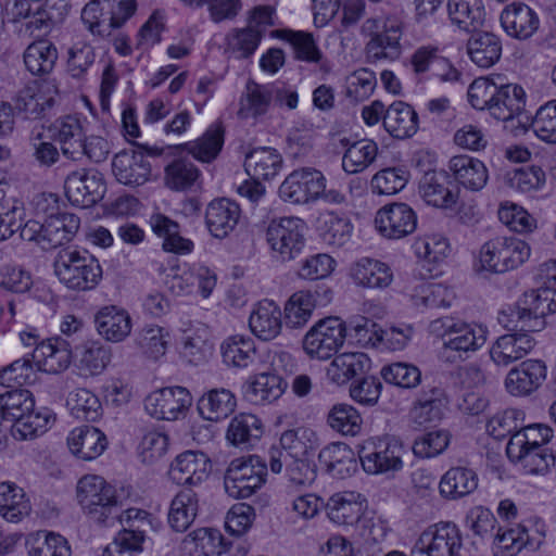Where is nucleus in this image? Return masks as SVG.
Segmentation results:
<instances>
[{
	"mask_svg": "<svg viewBox=\"0 0 556 556\" xmlns=\"http://www.w3.org/2000/svg\"><path fill=\"white\" fill-rule=\"evenodd\" d=\"M53 270L59 281L74 291L94 289L102 279L99 261L87 250L61 249L54 257Z\"/></svg>",
	"mask_w": 556,
	"mask_h": 556,
	"instance_id": "obj_1",
	"label": "nucleus"
},
{
	"mask_svg": "<svg viewBox=\"0 0 556 556\" xmlns=\"http://www.w3.org/2000/svg\"><path fill=\"white\" fill-rule=\"evenodd\" d=\"M429 331L442 339V351L456 353L458 357H468L479 351L486 342L488 328L482 324L466 321L454 316H443L432 320Z\"/></svg>",
	"mask_w": 556,
	"mask_h": 556,
	"instance_id": "obj_2",
	"label": "nucleus"
},
{
	"mask_svg": "<svg viewBox=\"0 0 556 556\" xmlns=\"http://www.w3.org/2000/svg\"><path fill=\"white\" fill-rule=\"evenodd\" d=\"M404 22L394 14L384 17H368L361 26V34L368 38L365 52L368 59L394 61L402 54Z\"/></svg>",
	"mask_w": 556,
	"mask_h": 556,
	"instance_id": "obj_3",
	"label": "nucleus"
},
{
	"mask_svg": "<svg viewBox=\"0 0 556 556\" xmlns=\"http://www.w3.org/2000/svg\"><path fill=\"white\" fill-rule=\"evenodd\" d=\"M77 501L92 520L111 525L117 517L118 496L114 485L98 475H85L77 482Z\"/></svg>",
	"mask_w": 556,
	"mask_h": 556,
	"instance_id": "obj_4",
	"label": "nucleus"
},
{
	"mask_svg": "<svg viewBox=\"0 0 556 556\" xmlns=\"http://www.w3.org/2000/svg\"><path fill=\"white\" fill-rule=\"evenodd\" d=\"M531 255L530 245L516 237L497 236L485 241L479 250L481 270L504 274L526 263Z\"/></svg>",
	"mask_w": 556,
	"mask_h": 556,
	"instance_id": "obj_5",
	"label": "nucleus"
},
{
	"mask_svg": "<svg viewBox=\"0 0 556 556\" xmlns=\"http://www.w3.org/2000/svg\"><path fill=\"white\" fill-rule=\"evenodd\" d=\"M267 464L258 455L233 458L224 476L226 493L232 498H248L266 482Z\"/></svg>",
	"mask_w": 556,
	"mask_h": 556,
	"instance_id": "obj_6",
	"label": "nucleus"
},
{
	"mask_svg": "<svg viewBox=\"0 0 556 556\" xmlns=\"http://www.w3.org/2000/svg\"><path fill=\"white\" fill-rule=\"evenodd\" d=\"M348 328L343 319L329 316L316 321L302 340V349L311 359L328 361L343 346Z\"/></svg>",
	"mask_w": 556,
	"mask_h": 556,
	"instance_id": "obj_7",
	"label": "nucleus"
},
{
	"mask_svg": "<svg viewBox=\"0 0 556 556\" xmlns=\"http://www.w3.org/2000/svg\"><path fill=\"white\" fill-rule=\"evenodd\" d=\"M464 539L453 521H439L428 526L410 548L412 556H464Z\"/></svg>",
	"mask_w": 556,
	"mask_h": 556,
	"instance_id": "obj_8",
	"label": "nucleus"
},
{
	"mask_svg": "<svg viewBox=\"0 0 556 556\" xmlns=\"http://www.w3.org/2000/svg\"><path fill=\"white\" fill-rule=\"evenodd\" d=\"M404 446L393 435L371 437L359 450V460L367 473L380 475L403 468Z\"/></svg>",
	"mask_w": 556,
	"mask_h": 556,
	"instance_id": "obj_9",
	"label": "nucleus"
},
{
	"mask_svg": "<svg viewBox=\"0 0 556 556\" xmlns=\"http://www.w3.org/2000/svg\"><path fill=\"white\" fill-rule=\"evenodd\" d=\"M306 224L302 218L285 216L273 219L266 230V240L276 257L291 261L305 247Z\"/></svg>",
	"mask_w": 556,
	"mask_h": 556,
	"instance_id": "obj_10",
	"label": "nucleus"
},
{
	"mask_svg": "<svg viewBox=\"0 0 556 556\" xmlns=\"http://www.w3.org/2000/svg\"><path fill=\"white\" fill-rule=\"evenodd\" d=\"M327 186L325 175L313 167L292 170L279 187V197L292 204H308L318 200Z\"/></svg>",
	"mask_w": 556,
	"mask_h": 556,
	"instance_id": "obj_11",
	"label": "nucleus"
},
{
	"mask_svg": "<svg viewBox=\"0 0 556 556\" xmlns=\"http://www.w3.org/2000/svg\"><path fill=\"white\" fill-rule=\"evenodd\" d=\"M556 313V289L551 286H544L535 290L528 291L515 312L517 323L528 331H541L545 328V317Z\"/></svg>",
	"mask_w": 556,
	"mask_h": 556,
	"instance_id": "obj_12",
	"label": "nucleus"
},
{
	"mask_svg": "<svg viewBox=\"0 0 556 556\" xmlns=\"http://www.w3.org/2000/svg\"><path fill=\"white\" fill-rule=\"evenodd\" d=\"M417 214L404 202H393L380 207L375 215V227L387 239H402L416 230Z\"/></svg>",
	"mask_w": 556,
	"mask_h": 556,
	"instance_id": "obj_13",
	"label": "nucleus"
},
{
	"mask_svg": "<svg viewBox=\"0 0 556 556\" xmlns=\"http://www.w3.org/2000/svg\"><path fill=\"white\" fill-rule=\"evenodd\" d=\"M192 395L184 387H168L153 391L146 399V409L154 418L177 420L186 416Z\"/></svg>",
	"mask_w": 556,
	"mask_h": 556,
	"instance_id": "obj_14",
	"label": "nucleus"
},
{
	"mask_svg": "<svg viewBox=\"0 0 556 556\" xmlns=\"http://www.w3.org/2000/svg\"><path fill=\"white\" fill-rule=\"evenodd\" d=\"M59 90L50 80L33 81L20 90L15 109L26 119L43 117L55 104Z\"/></svg>",
	"mask_w": 556,
	"mask_h": 556,
	"instance_id": "obj_15",
	"label": "nucleus"
},
{
	"mask_svg": "<svg viewBox=\"0 0 556 556\" xmlns=\"http://www.w3.org/2000/svg\"><path fill=\"white\" fill-rule=\"evenodd\" d=\"M331 300L332 291L329 288L294 292L283 307L287 326L291 329L304 327L311 319L314 309L318 306H326Z\"/></svg>",
	"mask_w": 556,
	"mask_h": 556,
	"instance_id": "obj_16",
	"label": "nucleus"
},
{
	"mask_svg": "<svg viewBox=\"0 0 556 556\" xmlns=\"http://www.w3.org/2000/svg\"><path fill=\"white\" fill-rule=\"evenodd\" d=\"M212 471L211 458L201 451H185L170 464L168 476L177 485L198 486Z\"/></svg>",
	"mask_w": 556,
	"mask_h": 556,
	"instance_id": "obj_17",
	"label": "nucleus"
},
{
	"mask_svg": "<svg viewBox=\"0 0 556 556\" xmlns=\"http://www.w3.org/2000/svg\"><path fill=\"white\" fill-rule=\"evenodd\" d=\"M64 189L73 204L86 207L103 198L105 185L98 170L83 168L67 175Z\"/></svg>",
	"mask_w": 556,
	"mask_h": 556,
	"instance_id": "obj_18",
	"label": "nucleus"
},
{
	"mask_svg": "<svg viewBox=\"0 0 556 556\" xmlns=\"http://www.w3.org/2000/svg\"><path fill=\"white\" fill-rule=\"evenodd\" d=\"M520 325L519 331H514L500 336L490 346V358L496 366L507 367L508 365L525 358L536 345V341Z\"/></svg>",
	"mask_w": 556,
	"mask_h": 556,
	"instance_id": "obj_19",
	"label": "nucleus"
},
{
	"mask_svg": "<svg viewBox=\"0 0 556 556\" xmlns=\"http://www.w3.org/2000/svg\"><path fill=\"white\" fill-rule=\"evenodd\" d=\"M547 366L541 359H526L511 368L504 380L507 393L525 397L534 393L546 380Z\"/></svg>",
	"mask_w": 556,
	"mask_h": 556,
	"instance_id": "obj_20",
	"label": "nucleus"
},
{
	"mask_svg": "<svg viewBox=\"0 0 556 556\" xmlns=\"http://www.w3.org/2000/svg\"><path fill=\"white\" fill-rule=\"evenodd\" d=\"M328 519L338 526H354L367 509V500L355 491L333 493L324 505Z\"/></svg>",
	"mask_w": 556,
	"mask_h": 556,
	"instance_id": "obj_21",
	"label": "nucleus"
},
{
	"mask_svg": "<svg viewBox=\"0 0 556 556\" xmlns=\"http://www.w3.org/2000/svg\"><path fill=\"white\" fill-rule=\"evenodd\" d=\"M447 169L457 186L467 191L479 192L489 181V169L484 162L467 154L452 156Z\"/></svg>",
	"mask_w": 556,
	"mask_h": 556,
	"instance_id": "obj_22",
	"label": "nucleus"
},
{
	"mask_svg": "<svg viewBox=\"0 0 556 556\" xmlns=\"http://www.w3.org/2000/svg\"><path fill=\"white\" fill-rule=\"evenodd\" d=\"M98 333L109 342L125 341L132 331L134 320L130 313L118 305H104L94 315Z\"/></svg>",
	"mask_w": 556,
	"mask_h": 556,
	"instance_id": "obj_23",
	"label": "nucleus"
},
{
	"mask_svg": "<svg viewBox=\"0 0 556 556\" xmlns=\"http://www.w3.org/2000/svg\"><path fill=\"white\" fill-rule=\"evenodd\" d=\"M501 25L505 33L516 39L531 38L540 27L538 13L523 2H513L501 13Z\"/></svg>",
	"mask_w": 556,
	"mask_h": 556,
	"instance_id": "obj_24",
	"label": "nucleus"
},
{
	"mask_svg": "<svg viewBox=\"0 0 556 556\" xmlns=\"http://www.w3.org/2000/svg\"><path fill=\"white\" fill-rule=\"evenodd\" d=\"M112 172L125 186H142L151 176V164L142 152L121 151L113 159Z\"/></svg>",
	"mask_w": 556,
	"mask_h": 556,
	"instance_id": "obj_25",
	"label": "nucleus"
},
{
	"mask_svg": "<svg viewBox=\"0 0 556 556\" xmlns=\"http://www.w3.org/2000/svg\"><path fill=\"white\" fill-rule=\"evenodd\" d=\"M71 357L70 344L60 337L41 340L31 353V361L37 369L48 374L65 370L71 364Z\"/></svg>",
	"mask_w": 556,
	"mask_h": 556,
	"instance_id": "obj_26",
	"label": "nucleus"
},
{
	"mask_svg": "<svg viewBox=\"0 0 556 556\" xmlns=\"http://www.w3.org/2000/svg\"><path fill=\"white\" fill-rule=\"evenodd\" d=\"M241 218L239 204L230 199H215L205 210V225L210 233L224 239L235 230Z\"/></svg>",
	"mask_w": 556,
	"mask_h": 556,
	"instance_id": "obj_27",
	"label": "nucleus"
},
{
	"mask_svg": "<svg viewBox=\"0 0 556 556\" xmlns=\"http://www.w3.org/2000/svg\"><path fill=\"white\" fill-rule=\"evenodd\" d=\"M108 445L105 433L92 426L76 427L67 435V446L71 453L81 460L98 458Z\"/></svg>",
	"mask_w": 556,
	"mask_h": 556,
	"instance_id": "obj_28",
	"label": "nucleus"
},
{
	"mask_svg": "<svg viewBox=\"0 0 556 556\" xmlns=\"http://www.w3.org/2000/svg\"><path fill=\"white\" fill-rule=\"evenodd\" d=\"M249 327L260 340L276 339L282 330V312L279 305L268 299L260 301L250 314Z\"/></svg>",
	"mask_w": 556,
	"mask_h": 556,
	"instance_id": "obj_29",
	"label": "nucleus"
},
{
	"mask_svg": "<svg viewBox=\"0 0 556 556\" xmlns=\"http://www.w3.org/2000/svg\"><path fill=\"white\" fill-rule=\"evenodd\" d=\"M448 240L441 235H429L415 243V252L420 263V275L424 278H432L441 271L440 265L450 254Z\"/></svg>",
	"mask_w": 556,
	"mask_h": 556,
	"instance_id": "obj_30",
	"label": "nucleus"
},
{
	"mask_svg": "<svg viewBox=\"0 0 556 556\" xmlns=\"http://www.w3.org/2000/svg\"><path fill=\"white\" fill-rule=\"evenodd\" d=\"M478 475L466 466H454L439 481L440 496L445 501H458L476 491Z\"/></svg>",
	"mask_w": 556,
	"mask_h": 556,
	"instance_id": "obj_31",
	"label": "nucleus"
},
{
	"mask_svg": "<svg viewBox=\"0 0 556 556\" xmlns=\"http://www.w3.org/2000/svg\"><path fill=\"white\" fill-rule=\"evenodd\" d=\"M383 127L393 138H410L419 128L418 114L410 104L401 100L393 101L387 108V116L383 118Z\"/></svg>",
	"mask_w": 556,
	"mask_h": 556,
	"instance_id": "obj_32",
	"label": "nucleus"
},
{
	"mask_svg": "<svg viewBox=\"0 0 556 556\" xmlns=\"http://www.w3.org/2000/svg\"><path fill=\"white\" fill-rule=\"evenodd\" d=\"M225 143V129L219 122L211 124L195 140L181 144V149L201 163H212Z\"/></svg>",
	"mask_w": 556,
	"mask_h": 556,
	"instance_id": "obj_33",
	"label": "nucleus"
},
{
	"mask_svg": "<svg viewBox=\"0 0 556 556\" xmlns=\"http://www.w3.org/2000/svg\"><path fill=\"white\" fill-rule=\"evenodd\" d=\"M351 278L355 285L364 288L384 289L393 280L390 266L379 260L362 257L351 267Z\"/></svg>",
	"mask_w": 556,
	"mask_h": 556,
	"instance_id": "obj_34",
	"label": "nucleus"
},
{
	"mask_svg": "<svg viewBox=\"0 0 556 556\" xmlns=\"http://www.w3.org/2000/svg\"><path fill=\"white\" fill-rule=\"evenodd\" d=\"M418 190L428 205L439 208H452L458 200V192L448 187L443 173L427 172L419 181Z\"/></svg>",
	"mask_w": 556,
	"mask_h": 556,
	"instance_id": "obj_35",
	"label": "nucleus"
},
{
	"mask_svg": "<svg viewBox=\"0 0 556 556\" xmlns=\"http://www.w3.org/2000/svg\"><path fill=\"white\" fill-rule=\"evenodd\" d=\"M467 41V54L471 62L480 68H490L502 55V41L498 36L489 31H472Z\"/></svg>",
	"mask_w": 556,
	"mask_h": 556,
	"instance_id": "obj_36",
	"label": "nucleus"
},
{
	"mask_svg": "<svg viewBox=\"0 0 556 556\" xmlns=\"http://www.w3.org/2000/svg\"><path fill=\"white\" fill-rule=\"evenodd\" d=\"M318 459L326 471L333 478L344 479L356 470V459L353 450L343 442H333L325 446Z\"/></svg>",
	"mask_w": 556,
	"mask_h": 556,
	"instance_id": "obj_37",
	"label": "nucleus"
},
{
	"mask_svg": "<svg viewBox=\"0 0 556 556\" xmlns=\"http://www.w3.org/2000/svg\"><path fill=\"white\" fill-rule=\"evenodd\" d=\"M224 538L217 529L198 528L188 533L180 543L181 556H219Z\"/></svg>",
	"mask_w": 556,
	"mask_h": 556,
	"instance_id": "obj_38",
	"label": "nucleus"
},
{
	"mask_svg": "<svg viewBox=\"0 0 556 556\" xmlns=\"http://www.w3.org/2000/svg\"><path fill=\"white\" fill-rule=\"evenodd\" d=\"M199 511V496L191 489L180 490L170 501L167 522L176 532H185L194 522Z\"/></svg>",
	"mask_w": 556,
	"mask_h": 556,
	"instance_id": "obj_39",
	"label": "nucleus"
},
{
	"mask_svg": "<svg viewBox=\"0 0 556 556\" xmlns=\"http://www.w3.org/2000/svg\"><path fill=\"white\" fill-rule=\"evenodd\" d=\"M50 131L55 141L61 144L62 152L72 160H77L81 152V140L85 137L80 119L74 115H66L55 119Z\"/></svg>",
	"mask_w": 556,
	"mask_h": 556,
	"instance_id": "obj_40",
	"label": "nucleus"
},
{
	"mask_svg": "<svg viewBox=\"0 0 556 556\" xmlns=\"http://www.w3.org/2000/svg\"><path fill=\"white\" fill-rule=\"evenodd\" d=\"M447 16L453 26L471 33L483 25L485 10L482 0H447Z\"/></svg>",
	"mask_w": 556,
	"mask_h": 556,
	"instance_id": "obj_41",
	"label": "nucleus"
},
{
	"mask_svg": "<svg viewBox=\"0 0 556 556\" xmlns=\"http://www.w3.org/2000/svg\"><path fill=\"white\" fill-rule=\"evenodd\" d=\"M223 363L236 369L252 366L257 358V350L252 338L235 334L226 338L220 344Z\"/></svg>",
	"mask_w": 556,
	"mask_h": 556,
	"instance_id": "obj_42",
	"label": "nucleus"
},
{
	"mask_svg": "<svg viewBox=\"0 0 556 556\" xmlns=\"http://www.w3.org/2000/svg\"><path fill=\"white\" fill-rule=\"evenodd\" d=\"M370 368V358L362 352L336 354L327 367V377L337 384H344Z\"/></svg>",
	"mask_w": 556,
	"mask_h": 556,
	"instance_id": "obj_43",
	"label": "nucleus"
},
{
	"mask_svg": "<svg viewBox=\"0 0 556 556\" xmlns=\"http://www.w3.org/2000/svg\"><path fill=\"white\" fill-rule=\"evenodd\" d=\"M201 177L200 168L187 156L173 159L164 168V184L173 191H189L199 184Z\"/></svg>",
	"mask_w": 556,
	"mask_h": 556,
	"instance_id": "obj_44",
	"label": "nucleus"
},
{
	"mask_svg": "<svg viewBox=\"0 0 556 556\" xmlns=\"http://www.w3.org/2000/svg\"><path fill=\"white\" fill-rule=\"evenodd\" d=\"M446 407L447 399L444 392L433 388L417 400L410 410V418L415 425L428 427L443 418Z\"/></svg>",
	"mask_w": 556,
	"mask_h": 556,
	"instance_id": "obj_45",
	"label": "nucleus"
},
{
	"mask_svg": "<svg viewBox=\"0 0 556 556\" xmlns=\"http://www.w3.org/2000/svg\"><path fill=\"white\" fill-rule=\"evenodd\" d=\"M491 115L500 121H509L521 114L526 108L527 93L517 84H500Z\"/></svg>",
	"mask_w": 556,
	"mask_h": 556,
	"instance_id": "obj_46",
	"label": "nucleus"
},
{
	"mask_svg": "<svg viewBox=\"0 0 556 556\" xmlns=\"http://www.w3.org/2000/svg\"><path fill=\"white\" fill-rule=\"evenodd\" d=\"M273 98V85H260L254 81L248 83L245 91L240 99L239 116L245 119H258L269 111Z\"/></svg>",
	"mask_w": 556,
	"mask_h": 556,
	"instance_id": "obj_47",
	"label": "nucleus"
},
{
	"mask_svg": "<svg viewBox=\"0 0 556 556\" xmlns=\"http://www.w3.org/2000/svg\"><path fill=\"white\" fill-rule=\"evenodd\" d=\"M236 406L235 394L225 388L207 391L198 402L199 414L210 421H219L227 418L233 413Z\"/></svg>",
	"mask_w": 556,
	"mask_h": 556,
	"instance_id": "obj_48",
	"label": "nucleus"
},
{
	"mask_svg": "<svg viewBox=\"0 0 556 556\" xmlns=\"http://www.w3.org/2000/svg\"><path fill=\"white\" fill-rule=\"evenodd\" d=\"M282 163V156L276 149L263 147L252 150L247 155L244 165L251 177L271 180L280 173Z\"/></svg>",
	"mask_w": 556,
	"mask_h": 556,
	"instance_id": "obj_49",
	"label": "nucleus"
},
{
	"mask_svg": "<svg viewBox=\"0 0 556 556\" xmlns=\"http://www.w3.org/2000/svg\"><path fill=\"white\" fill-rule=\"evenodd\" d=\"M58 49L48 39H38L27 46L23 59L26 70L35 76L50 74L58 60Z\"/></svg>",
	"mask_w": 556,
	"mask_h": 556,
	"instance_id": "obj_50",
	"label": "nucleus"
},
{
	"mask_svg": "<svg viewBox=\"0 0 556 556\" xmlns=\"http://www.w3.org/2000/svg\"><path fill=\"white\" fill-rule=\"evenodd\" d=\"M55 422V415L49 408L22 414L11 427L15 440H33L46 433Z\"/></svg>",
	"mask_w": 556,
	"mask_h": 556,
	"instance_id": "obj_51",
	"label": "nucleus"
},
{
	"mask_svg": "<svg viewBox=\"0 0 556 556\" xmlns=\"http://www.w3.org/2000/svg\"><path fill=\"white\" fill-rule=\"evenodd\" d=\"M42 239L51 248H56L70 242L80 226L77 215L67 212H58L42 223Z\"/></svg>",
	"mask_w": 556,
	"mask_h": 556,
	"instance_id": "obj_52",
	"label": "nucleus"
},
{
	"mask_svg": "<svg viewBox=\"0 0 556 556\" xmlns=\"http://www.w3.org/2000/svg\"><path fill=\"white\" fill-rule=\"evenodd\" d=\"M31 505L24 490L13 482H0V515L9 522H20Z\"/></svg>",
	"mask_w": 556,
	"mask_h": 556,
	"instance_id": "obj_53",
	"label": "nucleus"
},
{
	"mask_svg": "<svg viewBox=\"0 0 556 556\" xmlns=\"http://www.w3.org/2000/svg\"><path fill=\"white\" fill-rule=\"evenodd\" d=\"M456 294L453 288L435 282L417 285L410 295L412 303L417 308H448Z\"/></svg>",
	"mask_w": 556,
	"mask_h": 556,
	"instance_id": "obj_54",
	"label": "nucleus"
},
{
	"mask_svg": "<svg viewBox=\"0 0 556 556\" xmlns=\"http://www.w3.org/2000/svg\"><path fill=\"white\" fill-rule=\"evenodd\" d=\"M506 453L525 475H544L555 465V457L547 447L523 446L518 453L517 450L510 451V446H506Z\"/></svg>",
	"mask_w": 556,
	"mask_h": 556,
	"instance_id": "obj_55",
	"label": "nucleus"
},
{
	"mask_svg": "<svg viewBox=\"0 0 556 556\" xmlns=\"http://www.w3.org/2000/svg\"><path fill=\"white\" fill-rule=\"evenodd\" d=\"M317 230L325 243L342 247L349 241L353 225L346 217L333 211H325L317 217Z\"/></svg>",
	"mask_w": 556,
	"mask_h": 556,
	"instance_id": "obj_56",
	"label": "nucleus"
},
{
	"mask_svg": "<svg viewBox=\"0 0 556 556\" xmlns=\"http://www.w3.org/2000/svg\"><path fill=\"white\" fill-rule=\"evenodd\" d=\"M263 434L261 419L253 414H239L228 425L226 439L235 446L252 445Z\"/></svg>",
	"mask_w": 556,
	"mask_h": 556,
	"instance_id": "obj_57",
	"label": "nucleus"
},
{
	"mask_svg": "<svg viewBox=\"0 0 556 556\" xmlns=\"http://www.w3.org/2000/svg\"><path fill=\"white\" fill-rule=\"evenodd\" d=\"M283 393V380L275 372H262L251 378L245 396L253 404L270 403Z\"/></svg>",
	"mask_w": 556,
	"mask_h": 556,
	"instance_id": "obj_58",
	"label": "nucleus"
},
{
	"mask_svg": "<svg viewBox=\"0 0 556 556\" xmlns=\"http://www.w3.org/2000/svg\"><path fill=\"white\" fill-rule=\"evenodd\" d=\"M28 556H71L72 548L65 536L60 533L40 530L31 533L27 540Z\"/></svg>",
	"mask_w": 556,
	"mask_h": 556,
	"instance_id": "obj_59",
	"label": "nucleus"
},
{
	"mask_svg": "<svg viewBox=\"0 0 556 556\" xmlns=\"http://www.w3.org/2000/svg\"><path fill=\"white\" fill-rule=\"evenodd\" d=\"M261 40L262 34L255 28H233L225 36V53L238 60L248 59L255 53Z\"/></svg>",
	"mask_w": 556,
	"mask_h": 556,
	"instance_id": "obj_60",
	"label": "nucleus"
},
{
	"mask_svg": "<svg viewBox=\"0 0 556 556\" xmlns=\"http://www.w3.org/2000/svg\"><path fill=\"white\" fill-rule=\"evenodd\" d=\"M112 361V350L101 341H91L84 345L78 359V368L83 376L101 375Z\"/></svg>",
	"mask_w": 556,
	"mask_h": 556,
	"instance_id": "obj_61",
	"label": "nucleus"
},
{
	"mask_svg": "<svg viewBox=\"0 0 556 556\" xmlns=\"http://www.w3.org/2000/svg\"><path fill=\"white\" fill-rule=\"evenodd\" d=\"M141 352L152 359L164 356L172 342L169 329L159 325H146L140 329L136 339Z\"/></svg>",
	"mask_w": 556,
	"mask_h": 556,
	"instance_id": "obj_62",
	"label": "nucleus"
},
{
	"mask_svg": "<svg viewBox=\"0 0 556 556\" xmlns=\"http://www.w3.org/2000/svg\"><path fill=\"white\" fill-rule=\"evenodd\" d=\"M378 150L377 142L371 139H362L353 142L343 154V169L349 174L363 172L375 162Z\"/></svg>",
	"mask_w": 556,
	"mask_h": 556,
	"instance_id": "obj_63",
	"label": "nucleus"
},
{
	"mask_svg": "<svg viewBox=\"0 0 556 556\" xmlns=\"http://www.w3.org/2000/svg\"><path fill=\"white\" fill-rule=\"evenodd\" d=\"M66 405L71 415L78 420L96 421L102 414V404L99 397L85 388L70 392Z\"/></svg>",
	"mask_w": 556,
	"mask_h": 556,
	"instance_id": "obj_64",
	"label": "nucleus"
}]
</instances>
